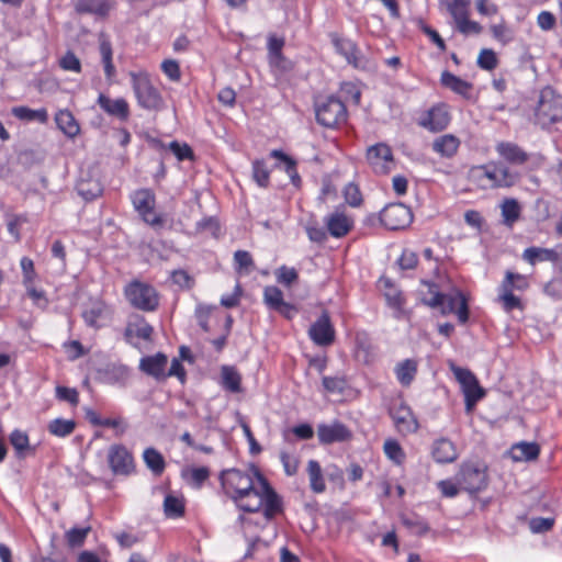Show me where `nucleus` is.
<instances>
[{
    "instance_id": "f8f14e48",
    "label": "nucleus",
    "mask_w": 562,
    "mask_h": 562,
    "mask_svg": "<svg viewBox=\"0 0 562 562\" xmlns=\"http://www.w3.org/2000/svg\"><path fill=\"white\" fill-rule=\"evenodd\" d=\"M308 336L315 345L321 347L330 346L335 341V328L327 312H323L311 325Z\"/></svg>"
},
{
    "instance_id": "49530a36",
    "label": "nucleus",
    "mask_w": 562,
    "mask_h": 562,
    "mask_svg": "<svg viewBox=\"0 0 562 562\" xmlns=\"http://www.w3.org/2000/svg\"><path fill=\"white\" fill-rule=\"evenodd\" d=\"M210 476V470L206 467L190 468L182 470V477L195 487H200Z\"/></svg>"
},
{
    "instance_id": "37998d69",
    "label": "nucleus",
    "mask_w": 562,
    "mask_h": 562,
    "mask_svg": "<svg viewBox=\"0 0 562 562\" xmlns=\"http://www.w3.org/2000/svg\"><path fill=\"white\" fill-rule=\"evenodd\" d=\"M423 284L427 288L426 292L422 291L423 302L424 304L430 307H439L442 305L446 294H442L439 291V288L436 283L423 281Z\"/></svg>"
},
{
    "instance_id": "3c124183",
    "label": "nucleus",
    "mask_w": 562,
    "mask_h": 562,
    "mask_svg": "<svg viewBox=\"0 0 562 562\" xmlns=\"http://www.w3.org/2000/svg\"><path fill=\"white\" fill-rule=\"evenodd\" d=\"M10 442L19 457H24L25 452L30 450L29 437L21 430L16 429L11 434Z\"/></svg>"
},
{
    "instance_id": "f03ea898",
    "label": "nucleus",
    "mask_w": 562,
    "mask_h": 562,
    "mask_svg": "<svg viewBox=\"0 0 562 562\" xmlns=\"http://www.w3.org/2000/svg\"><path fill=\"white\" fill-rule=\"evenodd\" d=\"M315 114L317 123L328 128H335L347 120L345 103L333 95L315 103Z\"/></svg>"
},
{
    "instance_id": "c85d7f7f",
    "label": "nucleus",
    "mask_w": 562,
    "mask_h": 562,
    "mask_svg": "<svg viewBox=\"0 0 562 562\" xmlns=\"http://www.w3.org/2000/svg\"><path fill=\"white\" fill-rule=\"evenodd\" d=\"M418 363L414 359H405L394 367V373L402 386H409L417 374Z\"/></svg>"
},
{
    "instance_id": "4d7b16f0",
    "label": "nucleus",
    "mask_w": 562,
    "mask_h": 562,
    "mask_svg": "<svg viewBox=\"0 0 562 562\" xmlns=\"http://www.w3.org/2000/svg\"><path fill=\"white\" fill-rule=\"evenodd\" d=\"M89 531H90V527L71 528L70 530H68L66 532L67 543L72 548L80 547L85 542Z\"/></svg>"
},
{
    "instance_id": "a19ab883",
    "label": "nucleus",
    "mask_w": 562,
    "mask_h": 562,
    "mask_svg": "<svg viewBox=\"0 0 562 562\" xmlns=\"http://www.w3.org/2000/svg\"><path fill=\"white\" fill-rule=\"evenodd\" d=\"M147 468L155 474L159 475L164 472L166 463L162 454L155 448H147L143 453Z\"/></svg>"
},
{
    "instance_id": "8fccbe9b",
    "label": "nucleus",
    "mask_w": 562,
    "mask_h": 562,
    "mask_svg": "<svg viewBox=\"0 0 562 562\" xmlns=\"http://www.w3.org/2000/svg\"><path fill=\"white\" fill-rule=\"evenodd\" d=\"M471 1L470 0H451L447 3V9L454 22L469 16Z\"/></svg>"
},
{
    "instance_id": "ea45409f",
    "label": "nucleus",
    "mask_w": 562,
    "mask_h": 562,
    "mask_svg": "<svg viewBox=\"0 0 562 562\" xmlns=\"http://www.w3.org/2000/svg\"><path fill=\"white\" fill-rule=\"evenodd\" d=\"M503 223L506 226L512 227L515 222L518 221L521 213V207L515 199H506L502 205Z\"/></svg>"
},
{
    "instance_id": "5701e85b",
    "label": "nucleus",
    "mask_w": 562,
    "mask_h": 562,
    "mask_svg": "<svg viewBox=\"0 0 562 562\" xmlns=\"http://www.w3.org/2000/svg\"><path fill=\"white\" fill-rule=\"evenodd\" d=\"M497 154L513 166H521L529 160V154L515 143L501 142L496 145Z\"/></svg>"
},
{
    "instance_id": "dca6fc26",
    "label": "nucleus",
    "mask_w": 562,
    "mask_h": 562,
    "mask_svg": "<svg viewBox=\"0 0 562 562\" xmlns=\"http://www.w3.org/2000/svg\"><path fill=\"white\" fill-rule=\"evenodd\" d=\"M449 122L450 115L447 106L438 104L427 111L419 124L431 132H440L448 126Z\"/></svg>"
},
{
    "instance_id": "864d4df0",
    "label": "nucleus",
    "mask_w": 562,
    "mask_h": 562,
    "mask_svg": "<svg viewBox=\"0 0 562 562\" xmlns=\"http://www.w3.org/2000/svg\"><path fill=\"white\" fill-rule=\"evenodd\" d=\"M498 64L496 54L493 49L483 48L477 57V66L484 70H493Z\"/></svg>"
},
{
    "instance_id": "473e14b6",
    "label": "nucleus",
    "mask_w": 562,
    "mask_h": 562,
    "mask_svg": "<svg viewBox=\"0 0 562 562\" xmlns=\"http://www.w3.org/2000/svg\"><path fill=\"white\" fill-rule=\"evenodd\" d=\"M58 128L68 137H75L80 132L79 124L68 110H60L55 116Z\"/></svg>"
},
{
    "instance_id": "2eb2a0df",
    "label": "nucleus",
    "mask_w": 562,
    "mask_h": 562,
    "mask_svg": "<svg viewBox=\"0 0 562 562\" xmlns=\"http://www.w3.org/2000/svg\"><path fill=\"white\" fill-rule=\"evenodd\" d=\"M263 301L266 305L286 318H292L296 308L283 300L282 291L273 285L266 286L263 290Z\"/></svg>"
},
{
    "instance_id": "b1692460",
    "label": "nucleus",
    "mask_w": 562,
    "mask_h": 562,
    "mask_svg": "<svg viewBox=\"0 0 562 562\" xmlns=\"http://www.w3.org/2000/svg\"><path fill=\"white\" fill-rule=\"evenodd\" d=\"M431 456L438 463H451L458 459V451L451 440L439 438L432 443Z\"/></svg>"
},
{
    "instance_id": "69168bd1",
    "label": "nucleus",
    "mask_w": 562,
    "mask_h": 562,
    "mask_svg": "<svg viewBox=\"0 0 562 562\" xmlns=\"http://www.w3.org/2000/svg\"><path fill=\"white\" fill-rule=\"evenodd\" d=\"M456 24L458 31L462 34H480L482 31L481 24L470 20L469 16L460 19L459 21L456 22Z\"/></svg>"
},
{
    "instance_id": "39448f33",
    "label": "nucleus",
    "mask_w": 562,
    "mask_h": 562,
    "mask_svg": "<svg viewBox=\"0 0 562 562\" xmlns=\"http://www.w3.org/2000/svg\"><path fill=\"white\" fill-rule=\"evenodd\" d=\"M456 480L462 490L470 494L477 493L487 486L486 467L481 463H463Z\"/></svg>"
},
{
    "instance_id": "f3484780",
    "label": "nucleus",
    "mask_w": 562,
    "mask_h": 562,
    "mask_svg": "<svg viewBox=\"0 0 562 562\" xmlns=\"http://www.w3.org/2000/svg\"><path fill=\"white\" fill-rule=\"evenodd\" d=\"M254 474L259 483L262 485L263 494H265V503H263V516L267 520L273 518L278 513L281 512V501L278 494L270 486L266 477L259 472L255 471Z\"/></svg>"
},
{
    "instance_id": "7ed1b4c3",
    "label": "nucleus",
    "mask_w": 562,
    "mask_h": 562,
    "mask_svg": "<svg viewBox=\"0 0 562 562\" xmlns=\"http://www.w3.org/2000/svg\"><path fill=\"white\" fill-rule=\"evenodd\" d=\"M132 87L140 108L157 111L162 106V97L153 86L148 75L144 72H131Z\"/></svg>"
},
{
    "instance_id": "ddd939ff",
    "label": "nucleus",
    "mask_w": 562,
    "mask_h": 562,
    "mask_svg": "<svg viewBox=\"0 0 562 562\" xmlns=\"http://www.w3.org/2000/svg\"><path fill=\"white\" fill-rule=\"evenodd\" d=\"M108 462L116 475H128L134 469L133 456L123 445H112L109 448Z\"/></svg>"
},
{
    "instance_id": "72a5a7b5",
    "label": "nucleus",
    "mask_w": 562,
    "mask_h": 562,
    "mask_svg": "<svg viewBox=\"0 0 562 562\" xmlns=\"http://www.w3.org/2000/svg\"><path fill=\"white\" fill-rule=\"evenodd\" d=\"M306 471L310 479L311 490L317 494L325 492L326 483L323 476L321 464L316 460H310Z\"/></svg>"
},
{
    "instance_id": "c9c22d12",
    "label": "nucleus",
    "mask_w": 562,
    "mask_h": 562,
    "mask_svg": "<svg viewBox=\"0 0 562 562\" xmlns=\"http://www.w3.org/2000/svg\"><path fill=\"white\" fill-rule=\"evenodd\" d=\"M110 10L106 0H78L76 11L78 13H90L105 16Z\"/></svg>"
},
{
    "instance_id": "58836bf2",
    "label": "nucleus",
    "mask_w": 562,
    "mask_h": 562,
    "mask_svg": "<svg viewBox=\"0 0 562 562\" xmlns=\"http://www.w3.org/2000/svg\"><path fill=\"white\" fill-rule=\"evenodd\" d=\"M164 514L167 518H180L184 515V499L173 494H167L164 499Z\"/></svg>"
},
{
    "instance_id": "0eeeda50",
    "label": "nucleus",
    "mask_w": 562,
    "mask_h": 562,
    "mask_svg": "<svg viewBox=\"0 0 562 562\" xmlns=\"http://www.w3.org/2000/svg\"><path fill=\"white\" fill-rule=\"evenodd\" d=\"M535 115L537 122L542 126L562 119V101L554 94L551 88H546L541 91Z\"/></svg>"
},
{
    "instance_id": "603ef678",
    "label": "nucleus",
    "mask_w": 562,
    "mask_h": 562,
    "mask_svg": "<svg viewBox=\"0 0 562 562\" xmlns=\"http://www.w3.org/2000/svg\"><path fill=\"white\" fill-rule=\"evenodd\" d=\"M555 519L552 517H533L529 520V529L532 533H544L554 526Z\"/></svg>"
},
{
    "instance_id": "9b49d317",
    "label": "nucleus",
    "mask_w": 562,
    "mask_h": 562,
    "mask_svg": "<svg viewBox=\"0 0 562 562\" xmlns=\"http://www.w3.org/2000/svg\"><path fill=\"white\" fill-rule=\"evenodd\" d=\"M390 416L394 426L402 435L414 434L418 430V422L411 407L403 402L394 403L390 407Z\"/></svg>"
},
{
    "instance_id": "a878e982",
    "label": "nucleus",
    "mask_w": 562,
    "mask_h": 562,
    "mask_svg": "<svg viewBox=\"0 0 562 562\" xmlns=\"http://www.w3.org/2000/svg\"><path fill=\"white\" fill-rule=\"evenodd\" d=\"M326 226L333 237L340 238L350 232L352 220L344 212L335 211L327 216Z\"/></svg>"
},
{
    "instance_id": "f704fd0d",
    "label": "nucleus",
    "mask_w": 562,
    "mask_h": 562,
    "mask_svg": "<svg viewBox=\"0 0 562 562\" xmlns=\"http://www.w3.org/2000/svg\"><path fill=\"white\" fill-rule=\"evenodd\" d=\"M540 448L535 442H519L513 446L512 454L516 461H531L538 458Z\"/></svg>"
},
{
    "instance_id": "4be33fe9",
    "label": "nucleus",
    "mask_w": 562,
    "mask_h": 562,
    "mask_svg": "<svg viewBox=\"0 0 562 562\" xmlns=\"http://www.w3.org/2000/svg\"><path fill=\"white\" fill-rule=\"evenodd\" d=\"M167 362V356L165 353L158 352L155 356H147L142 358L139 362V369L156 380H164L166 379Z\"/></svg>"
},
{
    "instance_id": "423d86ee",
    "label": "nucleus",
    "mask_w": 562,
    "mask_h": 562,
    "mask_svg": "<svg viewBox=\"0 0 562 562\" xmlns=\"http://www.w3.org/2000/svg\"><path fill=\"white\" fill-rule=\"evenodd\" d=\"M237 469H229L221 473V482L227 495L233 501L243 498V495L255 486L254 474Z\"/></svg>"
},
{
    "instance_id": "cd10ccee",
    "label": "nucleus",
    "mask_w": 562,
    "mask_h": 562,
    "mask_svg": "<svg viewBox=\"0 0 562 562\" xmlns=\"http://www.w3.org/2000/svg\"><path fill=\"white\" fill-rule=\"evenodd\" d=\"M108 314V306L103 301H90L82 312L86 324L90 327H100V321Z\"/></svg>"
},
{
    "instance_id": "c03bdc74",
    "label": "nucleus",
    "mask_w": 562,
    "mask_h": 562,
    "mask_svg": "<svg viewBox=\"0 0 562 562\" xmlns=\"http://www.w3.org/2000/svg\"><path fill=\"white\" fill-rule=\"evenodd\" d=\"M76 423L72 419L56 418L49 422L47 429L56 437H67L74 432Z\"/></svg>"
},
{
    "instance_id": "680f3d73",
    "label": "nucleus",
    "mask_w": 562,
    "mask_h": 562,
    "mask_svg": "<svg viewBox=\"0 0 562 562\" xmlns=\"http://www.w3.org/2000/svg\"><path fill=\"white\" fill-rule=\"evenodd\" d=\"M168 148L180 161L193 158V151L188 144H180L173 140L168 145Z\"/></svg>"
},
{
    "instance_id": "6e6d98bb",
    "label": "nucleus",
    "mask_w": 562,
    "mask_h": 562,
    "mask_svg": "<svg viewBox=\"0 0 562 562\" xmlns=\"http://www.w3.org/2000/svg\"><path fill=\"white\" fill-rule=\"evenodd\" d=\"M234 261L238 272H249L255 267L251 255L246 250H237L234 254Z\"/></svg>"
},
{
    "instance_id": "052dcab7",
    "label": "nucleus",
    "mask_w": 562,
    "mask_h": 562,
    "mask_svg": "<svg viewBox=\"0 0 562 562\" xmlns=\"http://www.w3.org/2000/svg\"><path fill=\"white\" fill-rule=\"evenodd\" d=\"M59 66L64 70L80 72L81 71V63L79 58L72 53L67 52L59 60Z\"/></svg>"
},
{
    "instance_id": "e433bc0d",
    "label": "nucleus",
    "mask_w": 562,
    "mask_h": 562,
    "mask_svg": "<svg viewBox=\"0 0 562 562\" xmlns=\"http://www.w3.org/2000/svg\"><path fill=\"white\" fill-rule=\"evenodd\" d=\"M222 385L232 393L240 392L241 376L234 367L224 366L221 370Z\"/></svg>"
},
{
    "instance_id": "0e129e2a",
    "label": "nucleus",
    "mask_w": 562,
    "mask_h": 562,
    "mask_svg": "<svg viewBox=\"0 0 562 562\" xmlns=\"http://www.w3.org/2000/svg\"><path fill=\"white\" fill-rule=\"evenodd\" d=\"M493 37L503 44H507L513 40V33L506 24L499 23L491 26Z\"/></svg>"
},
{
    "instance_id": "412c9836",
    "label": "nucleus",
    "mask_w": 562,
    "mask_h": 562,
    "mask_svg": "<svg viewBox=\"0 0 562 562\" xmlns=\"http://www.w3.org/2000/svg\"><path fill=\"white\" fill-rule=\"evenodd\" d=\"M442 314L454 313L460 323L464 324L469 319L468 302L464 295L457 291L454 294L446 295L442 305H439Z\"/></svg>"
},
{
    "instance_id": "a18cd8bd",
    "label": "nucleus",
    "mask_w": 562,
    "mask_h": 562,
    "mask_svg": "<svg viewBox=\"0 0 562 562\" xmlns=\"http://www.w3.org/2000/svg\"><path fill=\"white\" fill-rule=\"evenodd\" d=\"M78 194L85 200L91 201L102 193V187L97 180H80L77 184Z\"/></svg>"
},
{
    "instance_id": "9d476101",
    "label": "nucleus",
    "mask_w": 562,
    "mask_h": 562,
    "mask_svg": "<svg viewBox=\"0 0 562 562\" xmlns=\"http://www.w3.org/2000/svg\"><path fill=\"white\" fill-rule=\"evenodd\" d=\"M131 199L135 210L144 222L150 226H160L162 224L161 217L154 212L156 198L150 189L136 190Z\"/></svg>"
},
{
    "instance_id": "4c0bfd02",
    "label": "nucleus",
    "mask_w": 562,
    "mask_h": 562,
    "mask_svg": "<svg viewBox=\"0 0 562 562\" xmlns=\"http://www.w3.org/2000/svg\"><path fill=\"white\" fill-rule=\"evenodd\" d=\"M271 157L279 159L281 162H283L284 171L290 177L293 186L300 187L301 177L296 170V161L292 157L288 156L286 154H284L282 150H279V149L272 150Z\"/></svg>"
},
{
    "instance_id": "6e6552de",
    "label": "nucleus",
    "mask_w": 562,
    "mask_h": 562,
    "mask_svg": "<svg viewBox=\"0 0 562 562\" xmlns=\"http://www.w3.org/2000/svg\"><path fill=\"white\" fill-rule=\"evenodd\" d=\"M451 370L464 394L465 408L468 412H471L475 404L485 395V392L470 370L457 366H452Z\"/></svg>"
},
{
    "instance_id": "20e7f679",
    "label": "nucleus",
    "mask_w": 562,
    "mask_h": 562,
    "mask_svg": "<svg viewBox=\"0 0 562 562\" xmlns=\"http://www.w3.org/2000/svg\"><path fill=\"white\" fill-rule=\"evenodd\" d=\"M125 297L128 303L140 311L153 312L159 305V296L154 286L134 280L125 286Z\"/></svg>"
},
{
    "instance_id": "bb28decb",
    "label": "nucleus",
    "mask_w": 562,
    "mask_h": 562,
    "mask_svg": "<svg viewBox=\"0 0 562 562\" xmlns=\"http://www.w3.org/2000/svg\"><path fill=\"white\" fill-rule=\"evenodd\" d=\"M234 502L244 512L256 513L260 510L265 503L262 485L258 487L256 485L252 486L251 490L243 495V498H236Z\"/></svg>"
},
{
    "instance_id": "de8ad7c7",
    "label": "nucleus",
    "mask_w": 562,
    "mask_h": 562,
    "mask_svg": "<svg viewBox=\"0 0 562 562\" xmlns=\"http://www.w3.org/2000/svg\"><path fill=\"white\" fill-rule=\"evenodd\" d=\"M509 282H502L499 294V301L507 312H510L515 308H521L520 299L514 295L513 291L509 290Z\"/></svg>"
},
{
    "instance_id": "aec40b11",
    "label": "nucleus",
    "mask_w": 562,
    "mask_h": 562,
    "mask_svg": "<svg viewBox=\"0 0 562 562\" xmlns=\"http://www.w3.org/2000/svg\"><path fill=\"white\" fill-rule=\"evenodd\" d=\"M97 103L109 115L125 122L130 117V106L125 99L117 98L111 99L108 95L100 93Z\"/></svg>"
},
{
    "instance_id": "7c9ffc66",
    "label": "nucleus",
    "mask_w": 562,
    "mask_h": 562,
    "mask_svg": "<svg viewBox=\"0 0 562 562\" xmlns=\"http://www.w3.org/2000/svg\"><path fill=\"white\" fill-rule=\"evenodd\" d=\"M460 140L451 135L446 134L437 137L432 143V150L441 157L451 158L458 151Z\"/></svg>"
},
{
    "instance_id": "79ce46f5",
    "label": "nucleus",
    "mask_w": 562,
    "mask_h": 562,
    "mask_svg": "<svg viewBox=\"0 0 562 562\" xmlns=\"http://www.w3.org/2000/svg\"><path fill=\"white\" fill-rule=\"evenodd\" d=\"M12 114L23 121H38L46 123L48 120L47 111L45 109L32 110L27 106H15L12 109Z\"/></svg>"
},
{
    "instance_id": "bf43d9fd",
    "label": "nucleus",
    "mask_w": 562,
    "mask_h": 562,
    "mask_svg": "<svg viewBox=\"0 0 562 562\" xmlns=\"http://www.w3.org/2000/svg\"><path fill=\"white\" fill-rule=\"evenodd\" d=\"M277 280L279 283L290 286L299 278V274L294 268H288L285 266L280 267L277 272Z\"/></svg>"
},
{
    "instance_id": "774afa93",
    "label": "nucleus",
    "mask_w": 562,
    "mask_h": 562,
    "mask_svg": "<svg viewBox=\"0 0 562 562\" xmlns=\"http://www.w3.org/2000/svg\"><path fill=\"white\" fill-rule=\"evenodd\" d=\"M172 282L182 289H191L194 279L186 270H176L171 274Z\"/></svg>"
},
{
    "instance_id": "2f4dec72",
    "label": "nucleus",
    "mask_w": 562,
    "mask_h": 562,
    "mask_svg": "<svg viewBox=\"0 0 562 562\" xmlns=\"http://www.w3.org/2000/svg\"><path fill=\"white\" fill-rule=\"evenodd\" d=\"M441 85L453 92L462 95V97H469L471 90H472V83L461 79L460 77L449 72L443 71L441 74Z\"/></svg>"
},
{
    "instance_id": "1a4fd4ad",
    "label": "nucleus",
    "mask_w": 562,
    "mask_h": 562,
    "mask_svg": "<svg viewBox=\"0 0 562 562\" xmlns=\"http://www.w3.org/2000/svg\"><path fill=\"white\" fill-rule=\"evenodd\" d=\"M380 224L390 231L404 229L413 221V213L403 203L387 204L379 214Z\"/></svg>"
},
{
    "instance_id": "c756f323",
    "label": "nucleus",
    "mask_w": 562,
    "mask_h": 562,
    "mask_svg": "<svg viewBox=\"0 0 562 562\" xmlns=\"http://www.w3.org/2000/svg\"><path fill=\"white\" fill-rule=\"evenodd\" d=\"M559 258V249L558 247L554 249L540 248V247H529L525 249L522 254V259L528 263L535 266L537 262L541 261H557Z\"/></svg>"
},
{
    "instance_id": "393cba45",
    "label": "nucleus",
    "mask_w": 562,
    "mask_h": 562,
    "mask_svg": "<svg viewBox=\"0 0 562 562\" xmlns=\"http://www.w3.org/2000/svg\"><path fill=\"white\" fill-rule=\"evenodd\" d=\"M99 53L103 65L104 75L109 82L116 76V69L113 64V48L109 37L101 33L99 35Z\"/></svg>"
},
{
    "instance_id": "f257e3e1",
    "label": "nucleus",
    "mask_w": 562,
    "mask_h": 562,
    "mask_svg": "<svg viewBox=\"0 0 562 562\" xmlns=\"http://www.w3.org/2000/svg\"><path fill=\"white\" fill-rule=\"evenodd\" d=\"M470 177L482 189L509 188L519 179L517 172L512 171L503 162L494 161L473 167Z\"/></svg>"
},
{
    "instance_id": "338daca9",
    "label": "nucleus",
    "mask_w": 562,
    "mask_h": 562,
    "mask_svg": "<svg viewBox=\"0 0 562 562\" xmlns=\"http://www.w3.org/2000/svg\"><path fill=\"white\" fill-rule=\"evenodd\" d=\"M56 396L58 400L68 402L71 405H77L79 402V394L77 390L71 387L57 386Z\"/></svg>"
},
{
    "instance_id": "13d9d810",
    "label": "nucleus",
    "mask_w": 562,
    "mask_h": 562,
    "mask_svg": "<svg viewBox=\"0 0 562 562\" xmlns=\"http://www.w3.org/2000/svg\"><path fill=\"white\" fill-rule=\"evenodd\" d=\"M323 386L328 393H342L347 387V382L341 376H324Z\"/></svg>"
},
{
    "instance_id": "5fc2aeb1",
    "label": "nucleus",
    "mask_w": 562,
    "mask_h": 562,
    "mask_svg": "<svg viewBox=\"0 0 562 562\" xmlns=\"http://www.w3.org/2000/svg\"><path fill=\"white\" fill-rule=\"evenodd\" d=\"M383 450L387 458L396 463H401L405 458V453L396 440H386L383 445Z\"/></svg>"
},
{
    "instance_id": "09e8293b",
    "label": "nucleus",
    "mask_w": 562,
    "mask_h": 562,
    "mask_svg": "<svg viewBox=\"0 0 562 562\" xmlns=\"http://www.w3.org/2000/svg\"><path fill=\"white\" fill-rule=\"evenodd\" d=\"M252 179L261 188L269 186L270 171L265 160H255L252 162Z\"/></svg>"
},
{
    "instance_id": "a211bd4d",
    "label": "nucleus",
    "mask_w": 562,
    "mask_h": 562,
    "mask_svg": "<svg viewBox=\"0 0 562 562\" xmlns=\"http://www.w3.org/2000/svg\"><path fill=\"white\" fill-rule=\"evenodd\" d=\"M331 42L337 53L344 56L350 65L357 68L363 66V56L355 42L336 34L331 35Z\"/></svg>"
},
{
    "instance_id": "4468645a",
    "label": "nucleus",
    "mask_w": 562,
    "mask_h": 562,
    "mask_svg": "<svg viewBox=\"0 0 562 562\" xmlns=\"http://www.w3.org/2000/svg\"><path fill=\"white\" fill-rule=\"evenodd\" d=\"M367 159L375 172L386 173L393 162L392 149L384 143L375 144L368 148Z\"/></svg>"
},
{
    "instance_id": "e2e57ef3",
    "label": "nucleus",
    "mask_w": 562,
    "mask_h": 562,
    "mask_svg": "<svg viewBox=\"0 0 562 562\" xmlns=\"http://www.w3.org/2000/svg\"><path fill=\"white\" fill-rule=\"evenodd\" d=\"M346 202L351 206H359L362 202L361 192L355 183H348L344 190Z\"/></svg>"
},
{
    "instance_id": "6ab92c4d",
    "label": "nucleus",
    "mask_w": 562,
    "mask_h": 562,
    "mask_svg": "<svg viewBox=\"0 0 562 562\" xmlns=\"http://www.w3.org/2000/svg\"><path fill=\"white\" fill-rule=\"evenodd\" d=\"M317 436L322 443L329 445L348 440L351 437V432L344 424L335 422L329 425H319Z\"/></svg>"
}]
</instances>
